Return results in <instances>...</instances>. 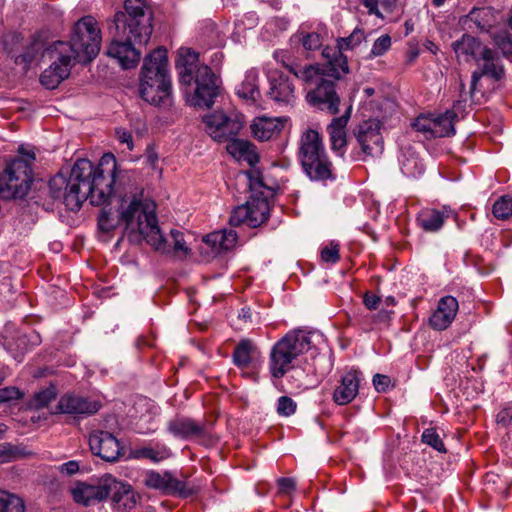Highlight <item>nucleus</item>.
I'll return each instance as SVG.
<instances>
[{
  "instance_id": "obj_1",
  "label": "nucleus",
  "mask_w": 512,
  "mask_h": 512,
  "mask_svg": "<svg viewBox=\"0 0 512 512\" xmlns=\"http://www.w3.org/2000/svg\"><path fill=\"white\" fill-rule=\"evenodd\" d=\"M116 168V158L110 153L103 155L97 166L88 159H78L69 177L59 173L49 181L50 194L73 212L86 200L95 206L103 205L113 193Z\"/></svg>"
},
{
  "instance_id": "obj_2",
  "label": "nucleus",
  "mask_w": 512,
  "mask_h": 512,
  "mask_svg": "<svg viewBox=\"0 0 512 512\" xmlns=\"http://www.w3.org/2000/svg\"><path fill=\"white\" fill-rule=\"evenodd\" d=\"M100 46L101 33L96 20L92 16L82 17L75 23L68 43L57 41L44 50L42 56L51 64L42 72L41 84L47 89L56 88L68 78L72 60L89 63L98 55Z\"/></svg>"
},
{
  "instance_id": "obj_3",
  "label": "nucleus",
  "mask_w": 512,
  "mask_h": 512,
  "mask_svg": "<svg viewBox=\"0 0 512 512\" xmlns=\"http://www.w3.org/2000/svg\"><path fill=\"white\" fill-rule=\"evenodd\" d=\"M124 9L125 12H116L109 24L113 40L106 54L116 59L122 68L130 69L137 65L141 56L134 45H145L151 37L153 14L145 0H126Z\"/></svg>"
},
{
  "instance_id": "obj_4",
  "label": "nucleus",
  "mask_w": 512,
  "mask_h": 512,
  "mask_svg": "<svg viewBox=\"0 0 512 512\" xmlns=\"http://www.w3.org/2000/svg\"><path fill=\"white\" fill-rule=\"evenodd\" d=\"M285 68L307 85L315 86L306 95L311 106L330 114L339 112L340 97L335 89V80L349 71L346 56L334 53L333 59L324 64L303 67L290 61Z\"/></svg>"
},
{
  "instance_id": "obj_5",
  "label": "nucleus",
  "mask_w": 512,
  "mask_h": 512,
  "mask_svg": "<svg viewBox=\"0 0 512 512\" xmlns=\"http://www.w3.org/2000/svg\"><path fill=\"white\" fill-rule=\"evenodd\" d=\"M155 210L154 202L133 199L129 207L122 212L121 218L126 222L128 229L138 231L140 237L156 251L178 258H187L191 254V249L186 244L184 234L172 229L171 240L166 239L158 226Z\"/></svg>"
},
{
  "instance_id": "obj_6",
  "label": "nucleus",
  "mask_w": 512,
  "mask_h": 512,
  "mask_svg": "<svg viewBox=\"0 0 512 512\" xmlns=\"http://www.w3.org/2000/svg\"><path fill=\"white\" fill-rule=\"evenodd\" d=\"M179 82L190 87L195 84L191 105L200 108H210L219 94L218 78L211 68L199 62L198 53L186 49L181 50L176 61Z\"/></svg>"
},
{
  "instance_id": "obj_7",
  "label": "nucleus",
  "mask_w": 512,
  "mask_h": 512,
  "mask_svg": "<svg viewBox=\"0 0 512 512\" xmlns=\"http://www.w3.org/2000/svg\"><path fill=\"white\" fill-rule=\"evenodd\" d=\"M141 98L154 106L170 107L173 102L168 74L167 51L157 48L144 59L140 73Z\"/></svg>"
},
{
  "instance_id": "obj_8",
  "label": "nucleus",
  "mask_w": 512,
  "mask_h": 512,
  "mask_svg": "<svg viewBox=\"0 0 512 512\" xmlns=\"http://www.w3.org/2000/svg\"><path fill=\"white\" fill-rule=\"evenodd\" d=\"M298 159L303 171L312 181L334 180L333 165L330 161L322 137L314 129H306L300 136Z\"/></svg>"
},
{
  "instance_id": "obj_9",
  "label": "nucleus",
  "mask_w": 512,
  "mask_h": 512,
  "mask_svg": "<svg viewBox=\"0 0 512 512\" xmlns=\"http://www.w3.org/2000/svg\"><path fill=\"white\" fill-rule=\"evenodd\" d=\"M310 333L293 330L277 341L270 352L269 369L274 378L283 377L301 354L312 350Z\"/></svg>"
},
{
  "instance_id": "obj_10",
  "label": "nucleus",
  "mask_w": 512,
  "mask_h": 512,
  "mask_svg": "<svg viewBox=\"0 0 512 512\" xmlns=\"http://www.w3.org/2000/svg\"><path fill=\"white\" fill-rule=\"evenodd\" d=\"M2 199L23 198L29 191L32 183V169L24 159L13 160L5 170L0 173Z\"/></svg>"
},
{
  "instance_id": "obj_11",
  "label": "nucleus",
  "mask_w": 512,
  "mask_h": 512,
  "mask_svg": "<svg viewBox=\"0 0 512 512\" xmlns=\"http://www.w3.org/2000/svg\"><path fill=\"white\" fill-rule=\"evenodd\" d=\"M380 129L379 120L369 119L360 123L354 130L358 144L365 156L378 157L383 153L384 141Z\"/></svg>"
},
{
  "instance_id": "obj_12",
  "label": "nucleus",
  "mask_w": 512,
  "mask_h": 512,
  "mask_svg": "<svg viewBox=\"0 0 512 512\" xmlns=\"http://www.w3.org/2000/svg\"><path fill=\"white\" fill-rule=\"evenodd\" d=\"M207 133L218 142H228L238 135L243 123L238 117H229L224 113H213L203 118Z\"/></svg>"
},
{
  "instance_id": "obj_13",
  "label": "nucleus",
  "mask_w": 512,
  "mask_h": 512,
  "mask_svg": "<svg viewBox=\"0 0 512 512\" xmlns=\"http://www.w3.org/2000/svg\"><path fill=\"white\" fill-rule=\"evenodd\" d=\"M113 484V476L106 474L95 484L79 482L71 490L76 503L90 506L106 499L109 496V488Z\"/></svg>"
},
{
  "instance_id": "obj_14",
  "label": "nucleus",
  "mask_w": 512,
  "mask_h": 512,
  "mask_svg": "<svg viewBox=\"0 0 512 512\" xmlns=\"http://www.w3.org/2000/svg\"><path fill=\"white\" fill-rule=\"evenodd\" d=\"M144 484L165 494L179 495L181 497H189L196 492L194 487L189 486L185 481L176 479L169 472L160 474L150 471L145 476Z\"/></svg>"
},
{
  "instance_id": "obj_15",
  "label": "nucleus",
  "mask_w": 512,
  "mask_h": 512,
  "mask_svg": "<svg viewBox=\"0 0 512 512\" xmlns=\"http://www.w3.org/2000/svg\"><path fill=\"white\" fill-rule=\"evenodd\" d=\"M89 445L94 455L108 462L118 460L123 449L112 433L103 430H96L90 434Z\"/></svg>"
},
{
  "instance_id": "obj_16",
  "label": "nucleus",
  "mask_w": 512,
  "mask_h": 512,
  "mask_svg": "<svg viewBox=\"0 0 512 512\" xmlns=\"http://www.w3.org/2000/svg\"><path fill=\"white\" fill-rule=\"evenodd\" d=\"M100 408L101 403L99 401L73 393L63 395L57 404V410L60 413L69 414L74 417L91 416L97 413Z\"/></svg>"
},
{
  "instance_id": "obj_17",
  "label": "nucleus",
  "mask_w": 512,
  "mask_h": 512,
  "mask_svg": "<svg viewBox=\"0 0 512 512\" xmlns=\"http://www.w3.org/2000/svg\"><path fill=\"white\" fill-rule=\"evenodd\" d=\"M458 62H476L479 64L480 57H487L490 55V48L483 45L482 42L470 35L463 34L462 37L454 41L451 45Z\"/></svg>"
},
{
  "instance_id": "obj_18",
  "label": "nucleus",
  "mask_w": 512,
  "mask_h": 512,
  "mask_svg": "<svg viewBox=\"0 0 512 512\" xmlns=\"http://www.w3.org/2000/svg\"><path fill=\"white\" fill-rule=\"evenodd\" d=\"M267 95L278 105H289L295 99V87L289 77L281 71H273L269 75Z\"/></svg>"
},
{
  "instance_id": "obj_19",
  "label": "nucleus",
  "mask_w": 512,
  "mask_h": 512,
  "mask_svg": "<svg viewBox=\"0 0 512 512\" xmlns=\"http://www.w3.org/2000/svg\"><path fill=\"white\" fill-rule=\"evenodd\" d=\"M362 373L358 370H350L341 376L339 384L333 392V401L338 405L351 403L359 392Z\"/></svg>"
},
{
  "instance_id": "obj_20",
  "label": "nucleus",
  "mask_w": 512,
  "mask_h": 512,
  "mask_svg": "<svg viewBox=\"0 0 512 512\" xmlns=\"http://www.w3.org/2000/svg\"><path fill=\"white\" fill-rule=\"evenodd\" d=\"M458 308L459 304L455 297L450 295L442 297L429 319L431 327L438 331L447 329L455 319Z\"/></svg>"
},
{
  "instance_id": "obj_21",
  "label": "nucleus",
  "mask_w": 512,
  "mask_h": 512,
  "mask_svg": "<svg viewBox=\"0 0 512 512\" xmlns=\"http://www.w3.org/2000/svg\"><path fill=\"white\" fill-rule=\"evenodd\" d=\"M480 61H483V63H479L478 70H475L471 75V95L474 93L478 82L483 76H487L494 79L495 81H499L505 74L504 67L500 62L499 57L492 49H490V55L487 57V59L485 56H481Z\"/></svg>"
},
{
  "instance_id": "obj_22",
  "label": "nucleus",
  "mask_w": 512,
  "mask_h": 512,
  "mask_svg": "<svg viewBox=\"0 0 512 512\" xmlns=\"http://www.w3.org/2000/svg\"><path fill=\"white\" fill-rule=\"evenodd\" d=\"M351 109L352 106L350 105L342 116L333 118L327 126L331 149L339 151L340 156H343L344 152L342 149L347 145L346 126L350 118Z\"/></svg>"
},
{
  "instance_id": "obj_23",
  "label": "nucleus",
  "mask_w": 512,
  "mask_h": 512,
  "mask_svg": "<svg viewBox=\"0 0 512 512\" xmlns=\"http://www.w3.org/2000/svg\"><path fill=\"white\" fill-rule=\"evenodd\" d=\"M466 99L458 100L453 105V110H447L444 114L433 118L435 127H433L434 138L447 137L455 134L454 119L457 117L455 110L464 107Z\"/></svg>"
},
{
  "instance_id": "obj_24",
  "label": "nucleus",
  "mask_w": 512,
  "mask_h": 512,
  "mask_svg": "<svg viewBox=\"0 0 512 512\" xmlns=\"http://www.w3.org/2000/svg\"><path fill=\"white\" fill-rule=\"evenodd\" d=\"M168 431L177 438L186 439L190 436H203L204 427L194 420L185 417H176L167 424Z\"/></svg>"
},
{
  "instance_id": "obj_25",
  "label": "nucleus",
  "mask_w": 512,
  "mask_h": 512,
  "mask_svg": "<svg viewBox=\"0 0 512 512\" xmlns=\"http://www.w3.org/2000/svg\"><path fill=\"white\" fill-rule=\"evenodd\" d=\"M109 496L119 509H132L136 505L135 494L130 485L116 480L113 477V484L109 488Z\"/></svg>"
},
{
  "instance_id": "obj_26",
  "label": "nucleus",
  "mask_w": 512,
  "mask_h": 512,
  "mask_svg": "<svg viewBox=\"0 0 512 512\" xmlns=\"http://www.w3.org/2000/svg\"><path fill=\"white\" fill-rule=\"evenodd\" d=\"M451 210L443 208V210L426 209L421 211L417 221L420 227L426 232H437L439 231L445 220L449 218Z\"/></svg>"
},
{
  "instance_id": "obj_27",
  "label": "nucleus",
  "mask_w": 512,
  "mask_h": 512,
  "mask_svg": "<svg viewBox=\"0 0 512 512\" xmlns=\"http://www.w3.org/2000/svg\"><path fill=\"white\" fill-rule=\"evenodd\" d=\"M215 252L232 249L237 242V233L232 229L214 231L203 238Z\"/></svg>"
},
{
  "instance_id": "obj_28",
  "label": "nucleus",
  "mask_w": 512,
  "mask_h": 512,
  "mask_svg": "<svg viewBox=\"0 0 512 512\" xmlns=\"http://www.w3.org/2000/svg\"><path fill=\"white\" fill-rule=\"evenodd\" d=\"M250 127L256 139L267 141L280 132L281 123L277 119L259 117L254 119Z\"/></svg>"
},
{
  "instance_id": "obj_29",
  "label": "nucleus",
  "mask_w": 512,
  "mask_h": 512,
  "mask_svg": "<svg viewBox=\"0 0 512 512\" xmlns=\"http://www.w3.org/2000/svg\"><path fill=\"white\" fill-rule=\"evenodd\" d=\"M237 95L244 99L247 103L255 104L260 98V90L258 88V72L254 69L249 70L244 80L237 87Z\"/></svg>"
},
{
  "instance_id": "obj_30",
  "label": "nucleus",
  "mask_w": 512,
  "mask_h": 512,
  "mask_svg": "<svg viewBox=\"0 0 512 512\" xmlns=\"http://www.w3.org/2000/svg\"><path fill=\"white\" fill-rule=\"evenodd\" d=\"M246 206L249 209V227L256 228L268 219L270 207L265 198L251 197Z\"/></svg>"
},
{
  "instance_id": "obj_31",
  "label": "nucleus",
  "mask_w": 512,
  "mask_h": 512,
  "mask_svg": "<svg viewBox=\"0 0 512 512\" xmlns=\"http://www.w3.org/2000/svg\"><path fill=\"white\" fill-rule=\"evenodd\" d=\"M400 165L402 173L410 178H417L424 172V164L418 154L411 149L403 153Z\"/></svg>"
},
{
  "instance_id": "obj_32",
  "label": "nucleus",
  "mask_w": 512,
  "mask_h": 512,
  "mask_svg": "<svg viewBox=\"0 0 512 512\" xmlns=\"http://www.w3.org/2000/svg\"><path fill=\"white\" fill-rule=\"evenodd\" d=\"M129 205L130 203L126 207H122L118 220H115L112 217V213L109 210H107L106 208H102L98 216L99 229L103 232H110L114 230L118 226V224L123 223L125 224V230L128 233L129 238H132L134 236H140L138 231H131L130 229H128L126 222L121 218L122 212L126 210L129 207Z\"/></svg>"
},
{
  "instance_id": "obj_33",
  "label": "nucleus",
  "mask_w": 512,
  "mask_h": 512,
  "mask_svg": "<svg viewBox=\"0 0 512 512\" xmlns=\"http://www.w3.org/2000/svg\"><path fill=\"white\" fill-rule=\"evenodd\" d=\"M227 151L234 157L244 158L251 164L258 160L254 151V146L247 140H241L234 137L227 144Z\"/></svg>"
},
{
  "instance_id": "obj_34",
  "label": "nucleus",
  "mask_w": 512,
  "mask_h": 512,
  "mask_svg": "<svg viewBox=\"0 0 512 512\" xmlns=\"http://www.w3.org/2000/svg\"><path fill=\"white\" fill-rule=\"evenodd\" d=\"M256 350L250 339H242L232 354L234 364L239 368H247L252 362V355Z\"/></svg>"
},
{
  "instance_id": "obj_35",
  "label": "nucleus",
  "mask_w": 512,
  "mask_h": 512,
  "mask_svg": "<svg viewBox=\"0 0 512 512\" xmlns=\"http://www.w3.org/2000/svg\"><path fill=\"white\" fill-rule=\"evenodd\" d=\"M364 39V32L359 29H355L350 36L341 38L338 41V50L326 48L323 50V56L327 58V61L333 59L334 53H340L342 56V50L351 49L362 42Z\"/></svg>"
},
{
  "instance_id": "obj_36",
  "label": "nucleus",
  "mask_w": 512,
  "mask_h": 512,
  "mask_svg": "<svg viewBox=\"0 0 512 512\" xmlns=\"http://www.w3.org/2000/svg\"><path fill=\"white\" fill-rule=\"evenodd\" d=\"M492 12L488 8H474L466 16V21L472 22L481 31H488L491 24Z\"/></svg>"
},
{
  "instance_id": "obj_37",
  "label": "nucleus",
  "mask_w": 512,
  "mask_h": 512,
  "mask_svg": "<svg viewBox=\"0 0 512 512\" xmlns=\"http://www.w3.org/2000/svg\"><path fill=\"white\" fill-rule=\"evenodd\" d=\"M28 453L25 448L12 443L0 444V464L13 462L26 457Z\"/></svg>"
},
{
  "instance_id": "obj_38",
  "label": "nucleus",
  "mask_w": 512,
  "mask_h": 512,
  "mask_svg": "<svg viewBox=\"0 0 512 512\" xmlns=\"http://www.w3.org/2000/svg\"><path fill=\"white\" fill-rule=\"evenodd\" d=\"M397 1L398 0H361V3L367 8L368 14L383 19L384 15L380 11L379 6L382 7L384 12L392 13L397 6Z\"/></svg>"
},
{
  "instance_id": "obj_39",
  "label": "nucleus",
  "mask_w": 512,
  "mask_h": 512,
  "mask_svg": "<svg viewBox=\"0 0 512 512\" xmlns=\"http://www.w3.org/2000/svg\"><path fill=\"white\" fill-rule=\"evenodd\" d=\"M0 512H25L24 502L15 494L0 490Z\"/></svg>"
},
{
  "instance_id": "obj_40",
  "label": "nucleus",
  "mask_w": 512,
  "mask_h": 512,
  "mask_svg": "<svg viewBox=\"0 0 512 512\" xmlns=\"http://www.w3.org/2000/svg\"><path fill=\"white\" fill-rule=\"evenodd\" d=\"M492 212L497 219H508L512 216V198L507 195L500 197L494 203Z\"/></svg>"
},
{
  "instance_id": "obj_41",
  "label": "nucleus",
  "mask_w": 512,
  "mask_h": 512,
  "mask_svg": "<svg viewBox=\"0 0 512 512\" xmlns=\"http://www.w3.org/2000/svg\"><path fill=\"white\" fill-rule=\"evenodd\" d=\"M415 131L422 133L425 139H433V127H435V121L432 117L420 116L416 118L412 124Z\"/></svg>"
},
{
  "instance_id": "obj_42",
  "label": "nucleus",
  "mask_w": 512,
  "mask_h": 512,
  "mask_svg": "<svg viewBox=\"0 0 512 512\" xmlns=\"http://www.w3.org/2000/svg\"><path fill=\"white\" fill-rule=\"evenodd\" d=\"M421 438L423 443L431 446L438 452H446L445 445L434 428L424 430Z\"/></svg>"
},
{
  "instance_id": "obj_43",
  "label": "nucleus",
  "mask_w": 512,
  "mask_h": 512,
  "mask_svg": "<svg viewBox=\"0 0 512 512\" xmlns=\"http://www.w3.org/2000/svg\"><path fill=\"white\" fill-rule=\"evenodd\" d=\"M249 209L246 203L236 207L230 216L229 223L232 226H239L241 224H247L249 226Z\"/></svg>"
},
{
  "instance_id": "obj_44",
  "label": "nucleus",
  "mask_w": 512,
  "mask_h": 512,
  "mask_svg": "<svg viewBox=\"0 0 512 512\" xmlns=\"http://www.w3.org/2000/svg\"><path fill=\"white\" fill-rule=\"evenodd\" d=\"M391 47V37L388 34L378 37L370 51V57H378L385 54Z\"/></svg>"
},
{
  "instance_id": "obj_45",
  "label": "nucleus",
  "mask_w": 512,
  "mask_h": 512,
  "mask_svg": "<svg viewBox=\"0 0 512 512\" xmlns=\"http://www.w3.org/2000/svg\"><path fill=\"white\" fill-rule=\"evenodd\" d=\"M299 41L301 42L302 46L308 51L316 50L320 48L322 45L320 35L315 32L300 34Z\"/></svg>"
},
{
  "instance_id": "obj_46",
  "label": "nucleus",
  "mask_w": 512,
  "mask_h": 512,
  "mask_svg": "<svg viewBox=\"0 0 512 512\" xmlns=\"http://www.w3.org/2000/svg\"><path fill=\"white\" fill-rule=\"evenodd\" d=\"M56 397V390L54 387H49L38 392L34 397V405L37 408L48 405Z\"/></svg>"
},
{
  "instance_id": "obj_47",
  "label": "nucleus",
  "mask_w": 512,
  "mask_h": 512,
  "mask_svg": "<svg viewBox=\"0 0 512 512\" xmlns=\"http://www.w3.org/2000/svg\"><path fill=\"white\" fill-rule=\"evenodd\" d=\"M296 411V403L288 396H281L278 399L277 412L282 416H290Z\"/></svg>"
},
{
  "instance_id": "obj_48",
  "label": "nucleus",
  "mask_w": 512,
  "mask_h": 512,
  "mask_svg": "<svg viewBox=\"0 0 512 512\" xmlns=\"http://www.w3.org/2000/svg\"><path fill=\"white\" fill-rule=\"evenodd\" d=\"M321 258L327 263H336L339 259V245L331 242L329 246L325 247L321 251Z\"/></svg>"
},
{
  "instance_id": "obj_49",
  "label": "nucleus",
  "mask_w": 512,
  "mask_h": 512,
  "mask_svg": "<svg viewBox=\"0 0 512 512\" xmlns=\"http://www.w3.org/2000/svg\"><path fill=\"white\" fill-rule=\"evenodd\" d=\"M495 43L505 56L512 55V37L508 33L497 35Z\"/></svg>"
},
{
  "instance_id": "obj_50",
  "label": "nucleus",
  "mask_w": 512,
  "mask_h": 512,
  "mask_svg": "<svg viewBox=\"0 0 512 512\" xmlns=\"http://www.w3.org/2000/svg\"><path fill=\"white\" fill-rule=\"evenodd\" d=\"M13 286L9 276H3L0 279V303L10 302L13 295Z\"/></svg>"
},
{
  "instance_id": "obj_51",
  "label": "nucleus",
  "mask_w": 512,
  "mask_h": 512,
  "mask_svg": "<svg viewBox=\"0 0 512 512\" xmlns=\"http://www.w3.org/2000/svg\"><path fill=\"white\" fill-rule=\"evenodd\" d=\"M22 397V393L16 387H5L0 389V403L17 400Z\"/></svg>"
},
{
  "instance_id": "obj_52",
  "label": "nucleus",
  "mask_w": 512,
  "mask_h": 512,
  "mask_svg": "<svg viewBox=\"0 0 512 512\" xmlns=\"http://www.w3.org/2000/svg\"><path fill=\"white\" fill-rule=\"evenodd\" d=\"M390 377L383 374L373 376V385L378 392H386L390 386Z\"/></svg>"
},
{
  "instance_id": "obj_53",
  "label": "nucleus",
  "mask_w": 512,
  "mask_h": 512,
  "mask_svg": "<svg viewBox=\"0 0 512 512\" xmlns=\"http://www.w3.org/2000/svg\"><path fill=\"white\" fill-rule=\"evenodd\" d=\"M496 421L504 427L510 425L512 422V407L507 406L501 409L496 416Z\"/></svg>"
},
{
  "instance_id": "obj_54",
  "label": "nucleus",
  "mask_w": 512,
  "mask_h": 512,
  "mask_svg": "<svg viewBox=\"0 0 512 512\" xmlns=\"http://www.w3.org/2000/svg\"><path fill=\"white\" fill-rule=\"evenodd\" d=\"M277 484L279 487V492L282 494H290L292 491H294L296 483L293 478H279L277 480Z\"/></svg>"
},
{
  "instance_id": "obj_55",
  "label": "nucleus",
  "mask_w": 512,
  "mask_h": 512,
  "mask_svg": "<svg viewBox=\"0 0 512 512\" xmlns=\"http://www.w3.org/2000/svg\"><path fill=\"white\" fill-rule=\"evenodd\" d=\"M381 298L370 292H366L363 296V303L369 310H375L378 308Z\"/></svg>"
},
{
  "instance_id": "obj_56",
  "label": "nucleus",
  "mask_w": 512,
  "mask_h": 512,
  "mask_svg": "<svg viewBox=\"0 0 512 512\" xmlns=\"http://www.w3.org/2000/svg\"><path fill=\"white\" fill-rule=\"evenodd\" d=\"M116 136H117V139L119 140V142L127 145L129 150L133 149V147H134L133 139H132V135L130 132H128L125 129L119 128V129H116Z\"/></svg>"
},
{
  "instance_id": "obj_57",
  "label": "nucleus",
  "mask_w": 512,
  "mask_h": 512,
  "mask_svg": "<svg viewBox=\"0 0 512 512\" xmlns=\"http://www.w3.org/2000/svg\"><path fill=\"white\" fill-rule=\"evenodd\" d=\"M136 456L137 457H143V458H147V459H150L154 462H158L160 461L163 457L162 456H159V453L156 452L154 449L152 448H143V449H140L136 452Z\"/></svg>"
},
{
  "instance_id": "obj_58",
  "label": "nucleus",
  "mask_w": 512,
  "mask_h": 512,
  "mask_svg": "<svg viewBox=\"0 0 512 512\" xmlns=\"http://www.w3.org/2000/svg\"><path fill=\"white\" fill-rule=\"evenodd\" d=\"M59 471L68 476L73 475L79 471V464L77 461H68L59 467Z\"/></svg>"
},
{
  "instance_id": "obj_59",
  "label": "nucleus",
  "mask_w": 512,
  "mask_h": 512,
  "mask_svg": "<svg viewBox=\"0 0 512 512\" xmlns=\"http://www.w3.org/2000/svg\"><path fill=\"white\" fill-rule=\"evenodd\" d=\"M147 163L155 169L158 163V154L153 147H148L145 153Z\"/></svg>"
},
{
  "instance_id": "obj_60",
  "label": "nucleus",
  "mask_w": 512,
  "mask_h": 512,
  "mask_svg": "<svg viewBox=\"0 0 512 512\" xmlns=\"http://www.w3.org/2000/svg\"><path fill=\"white\" fill-rule=\"evenodd\" d=\"M246 175L249 181L248 186L250 187L251 190H257L258 188L264 186L262 180L258 177V175H255L253 172H248Z\"/></svg>"
},
{
  "instance_id": "obj_61",
  "label": "nucleus",
  "mask_w": 512,
  "mask_h": 512,
  "mask_svg": "<svg viewBox=\"0 0 512 512\" xmlns=\"http://www.w3.org/2000/svg\"><path fill=\"white\" fill-rule=\"evenodd\" d=\"M34 58V54L30 51H28L25 54L19 55L15 59L16 64H24L25 66L29 65Z\"/></svg>"
},
{
  "instance_id": "obj_62",
  "label": "nucleus",
  "mask_w": 512,
  "mask_h": 512,
  "mask_svg": "<svg viewBox=\"0 0 512 512\" xmlns=\"http://www.w3.org/2000/svg\"><path fill=\"white\" fill-rule=\"evenodd\" d=\"M274 58L277 62L281 63L283 67L285 68L288 62H290V58L288 55L283 51H275L274 52Z\"/></svg>"
},
{
  "instance_id": "obj_63",
  "label": "nucleus",
  "mask_w": 512,
  "mask_h": 512,
  "mask_svg": "<svg viewBox=\"0 0 512 512\" xmlns=\"http://www.w3.org/2000/svg\"><path fill=\"white\" fill-rule=\"evenodd\" d=\"M385 301H386L387 305H394L395 304V299L392 296L387 297Z\"/></svg>"
},
{
  "instance_id": "obj_64",
  "label": "nucleus",
  "mask_w": 512,
  "mask_h": 512,
  "mask_svg": "<svg viewBox=\"0 0 512 512\" xmlns=\"http://www.w3.org/2000/svg\"><path fill=\"white\" fill-rule=\"evenodd\" d=\"M432 2L436 7H440L444 4L445 0H432Z\"/></svg>"
}]
</instances>
